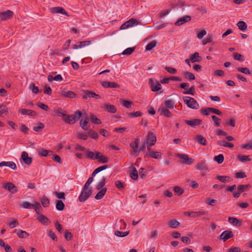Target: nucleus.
<instances>
[{
	"mask_svg": "<svg viewBox=\"0 0 252 252\" xmlns=\"http://www.w3.org/2000/svg\"><path fill=\"white\" fill-rule=\"evenodd\" d=\"M158 111L160 112V115H164L168 118L171 117L172 116L171 112L164 106H161L159 108Z\"/></svg>",
	"mask_w": 252,
	"mask_h": 252,
	"instance_id": "a878e982",
	"label": "nucleus"
},
{
	"mask_svg": "<svg viewBox=\"0 0 252 252\" xmlns=\"http://www.w3.org/2000/svg\"><path fill=\"white\" fill-rule=\"evenodd\" d=\"M130 177L134 180H137L138 178V172L133 165H131L129 167Z\"/></svg>",
	"mask_w": 252,
	"mask_h": 252,
	"instance_id": "412c9836",
	"label": "nucleus"
},
{
	"mask_svg": "<svg viewBox=\"0 0 252 252\" xmlns=\"http://www.w3.org/2000/svg\"><path fill=\"white\" fill-rule=\"evenodd\" d=\"M207 212L204 211H200L198 212H191V218H196L200 216L205 215Z\"/></svg>",
	"mask_w": 252,
	"mask_h": 252,
	"instance_id": "a18cd8bd",
	"label": "nucleus"
},
{
	"mask_svg": "<svg viewBox=\"0 0 252 252\" xmlns=\"http://www.w3.org/2000/svg\"><path fill=\"white\" fill-rule=\"evenodd\" d=\"M90 120H91V121L93 123H94L95 124H97V125H98V124H100L101 123V122L100 121V120H99V119H98L94 114H91L90 115Z\"/></svg>",
	"mask_w": 252,
	"mask_h": 252,
	"instance_id": "c03bdc74",
	"label": "nucleus"
},
{
	"mask_svg": "<svg viewBox=\"0 0 252 252\" xmlns=\"http://www.w3.org/2000/svg\"><path fill=\"white\" fill-rule=\"evenodd\" d=\"M213 41V37L212 35H208L202 41L203 45H205L208 43H210Z\"/></svg>",
	"mask_w": 252,
	"mask_h": 252,
	"instance_id": "680f3d73",
	"label": "nucleus"
},
{
	"mask_svg": "<svg viewBox=\"0 0 252 252\" xmlns=\"http://www.w3.org/2000/svg\"><path fill=\"white\" fill-rule=\"evenodd\" d=\"M233 58L235 60L243 62L244 61V56L238 53H235L233 54Z\"/></svg>",
	"mask_w": 252,
	"mask_h": 252,
	"instance_id": "603ef678",
	"label": "nucleus"
},
{
	"mask_svg": "<svg viewBox=\"0 0 252 252\" xmlns=\"http://www.w3.org/2000/svg\"><path fill=\"white\" fill-rule=\"evenodd\" d=\"M216 179L222 183L230 182L231 181V178L227 176H218Z\"/></svg>",
	"mask_w": 252,
	"mask_h": 252,
	"instance_id": "ea45409f",
	"label": "nucleus"
},
{
	"mask_svg": "<svg viewBox=\"0 0 252 252\" xmlns=\"http://www.w3.org/2000/svg\"><path fill=\"white\" fill-rule=\"evenodd\" d=\"M183 100L184 103L189 107L193 109H197L199 107V104L194 98L186 96H184Z\"/></svg>",
	"mask_w": 252,
	"mask_h": 252,
	"instance_id": "f257e3e1",
	"label": "nucleus"
},
{
	"mask_svg": "<svg viewBox=\"0 0 252 252\" xmlns=\"http://www.w3.org/2000/svg\"><path fill=\"white\" fill-rule=\"evenodd\" d=\"M177 156L182 159L183 164L190 165L193 162V159L190 158L188 155L183 154H177Z\"/></svg>",
	"mask_w": 252,
	"mask_h": 252,
	"instance_id": "6e6552de",
	"label": "nucleus"
},
{
	"mask_svg": "<svg viewBox=\"0 0 252 252\" xmlns=\"http://www.w3.org/2000/svg\"><path fill=\"white\" fill-rule=\"evenodd\" d=\"M156 41L153 40L151 41L150 43H148L146 47V50L150 51L154 48L156 46Z\"/></svg>",
	"mask_w": 252,
	"mask_h": 252,
	"instance_id": "bf43d9fd",
	"label": "nucleus"
},
{
	"mask_svg": "<svg viewBox=\"0 0 252 252\" xmlns=\"http://www.w3.org/2000/svg\"><path fill=\"white\" fill-rule=\"evenodd\" d=\"M237 26L238 27L240 30L242 32H245L247 28V25L244 21H239L237 24Z\"/></svg>",
	"mask_w": 252,
	"mask_h": 252,
	"instance_id": "a19ab883",
	"label": "nucleus"
},
{
	"mask_svg": "<svg viewBox=\"0 0 252 252\" xmlns=\"http://www.w3.org/2000/svg\"><path fill=\"white\" fill-rule=\"evenodd\" d=\"M89 115L86 113H83L80 111V118H81L80 126L84 130H88L87 124L89 123Z\"/></svg>",
	"mask_w": 252,
	"mask_h": 252,
	"instance_id": "7ed1b4c3",
	"label": "nucleus"
},
{
	"mask_svg": "<svg viewBox=\"0 0 252 252\" xmlns=\"http://www.w3.org/2000/svg\"><path fill=\"white\" fill-rule=\"evenodd\" d=\"M138 22L137 20L134 18H131L122 24L120 27V30H125L129 27L136 26L138 24Z\"/></svg>",
	"mask_w": 252,
	"mask_h": 252,
	"instance_id": "423d86ee",
	"label": "nucleus"
},
{
	"mask_svg": "<svg viewBox=\"0 0 252 252\" xmlns=\"http://www.w3.org/2000/svg\"><path fill=\"white\" fill-rule=\"evenodd\" d=\"M41 204L44 207H48L50 204L49 199L46 197H43L41 199Z\"/></svg>",
	"mask_w": 252,
	"mask_h": 252,
	"instance_id": "e2e57ef3",
	"label": "nucleus"
},
{
	"mask_svg": "<svg viewBox=\"0 0 252 252\" xmlns=\"http://www.w3.org/2000/svg\"><path fill=\"white\" fill-rule=\"evenodd\" d=\"M107 191V189L104 188L102 189L95 195V199L99 200L103 198Z\"/></svg>",
	"mask_w": 252,
	"mask_h": 252,
	"instance_id": "e433bc0d",
	"label": "nucleus"
},
{
	"mask_svg": "<svg viewBox=\"0 0 252 252\" xmlns=\"http://www.w3.org/2000/svg\"><path fill=\"white\" fill-rule=\"evenodd\" d=\"M44 127V125L43 123L39 122L37 126H33V130L36 132H39L41 129Z\"/></svg>",
	"mask_w": 252,
	"mask_h": 252,
	"instance_id": "6e6d98bb",
	"label": "nucleus"
},
{
	"mask_svg": "<svg viewBox=\"0 0 252 252\" xmlns=\"http://www.w3.org/2000/svg\"><path fill=\"white\" fill-rule=\"evenodd\" d=\"M190 60L191 63H200L202 61V57L199 56L198 52H195L190 56Z\"/></svg>",
	"mask_w": 252,
	"mask_h": 252,
	"instance_id": "393cba45",
	"label": "nucleus"
},
{
	"mask_svg": "<svg viewBox=\"0 0 252 252\" xmlns=\"http://www.w3.org/2000/svg\"><path fill=\"white\" fill-rule=\"evenodd\" d=\"M250 187L249 185H240L237 187L238 190L241 193L244 191H247Z\"/></svg>",
	"mask_w": 252,
	"mask_h": 252,
	"instance_id": "79ce46f5",
	"label": "nucleus"
},
{
	"mask_svg": "<svg viewBox=\"0 0 252 252\" xmlns=\"http://www.w3.org/2000/svg\"><path fill=\"white\" fill-rule=\"evenodd\" d=\"M53 152L51 150H47L44 149H41L39 151L38 155L40 157H47L48 155H52Z\"/></svg>",
	"mask_w": 252,
	"mask_h": 252,
	"instance_id": "f704fd0d",
	"label": "nucleus"
},
{
	"mask_svg": "<svg viewBox=\"0 0 252 252\" xmlns=\"http://www.w3.org/2000/svg\"><path fill=\"white\" fill-rule=\"evenodd\" d=\"M30 89L32 90L33 93L37 94L39 92L38 88L35 86L34 83H31L30 85Z\"/></svg>",
	"mask_w": 252,
	"mask_h": 252,
	"instance_id": "13d9d810",
	"label": "nucleus"
},
{
	"mask_svg": "<svg viewBox=\"0 0 252 252\" xmlns=\"http://www.w3.org/2000/svg\"><path fill=\"white\" fill-rule=\"evenodd\" d=\"M233 237V233L231 230H225L219 236V239L226 241L229 238Z\"/></svg>",
	"mask_w": 252,
	"mask_h": 252,
	"instance_id": "9b49d317",
	"label": "nucleus"
},
{
	"mask_svg": "<svg viewBox=\"0 0 252 252\" xmlns=\"http://www.w3.org/2000/svg\"><path fill=\"white\" fill-rule=\"evenodd\" d=\"M129 233V231H127L125 232H122L119 230L116 231L114 233V234L118 237H124L126 236Z\"/></svg>",
	"mask_w": 252,
	"mask_h": 252,
	"instance_id": "09e8293b",
	"label": "nucleus"
},
{
	"mask_svg": "<svg viewBox=\"0 0 252 252\" xmlns=\"http://www.w3.org/2000/svg\"><path fill=\"white\" fill-rule=\"evenodd\" d=\"M196 141L200 144L205 146L207 145V140L205 137L201 135H197L195 137Z\"/></svg>",
	"mask_w": 252,
	"mask_h": 252,
	"instance_id": "2f4dec72",
	"label": "nucleus"
},
{
	"mask_svg": "<svg viewBox=\"0 0 252 252\" xmlns=\"http://www.w3.org/2000/svg\"><path fill=\"white\" fill-rule=\"evenodd\" d=\"M50 12L53 13H61L62 14L65 15L67 16H69L68 13L65 10V9L62 7H52L50 9Z\"/></svg>",
	"mask_w": 252,
	"mask_h": 252,
	"instance_id": "ddd939ff",
	"label": "nucleus"
},
{
	"mask_svg": "<svg viewBox=\"0 0 252 252\" xmlns=\"http://www.w3.org/2000/svg\"><path fill=\"white\" fill-rule=\"evenodd\" d=\"M95 158L101 163H107L108 162V158L101 153L95 151Z\"/></svg>",
	"mask_w": 252,
	"mask_h": 252,
	"instance_id": "6ab92c4d",
	"label": "nucleus"
},
{
	"mask_svg": "<svg viewBox=\"0 0 252 252\" xmlns=\"http://www.w3.org/2000/svg\"><path fill=\"white\" fill-rule=\"evenodd\" d=\"M76 116L73 115H67L65 119H64V122L66 123H68L69 124H73L75 122Z\"/></svg>",
	"mask_w": 252,
	"mask_h": 252,
	"instance_id": "4c0bfd02",
	"label": "nucleus"
},
{
	"mask_svg": "<svg viewBox=\"0 0 252 252\" xmlns=\"http://www.w3.org/2000/svg\"><path fill=\"white\" fill-rule=\"evenodd\" d=\"M165 107L169 109H173L174 106V102L171 99H166L165 100Z\"/></svg>",
	"mask_w": 252,
	"mask_h": 252,
	"instance_id": "37998d69",
	"label": "nucleus"
},
{
	"mask_svg": "<svg viewBox=\"0 0 252 252\" xmlns=\"http://www.w3.org/2000/svg\"><path fill=\"white\" fill-rule=\"evenodd\" d=\"M184 76L188 80L191 81L195 79V76L193 74L189 71H185L184 72Z\"/></svg>",
	"mask_w": 252,
	"mask_h": 252,
	"instance_id": "8fccbe9b",
	"label": "nucleus"
},
{
	"mask_svg": "<svg viewBox=\"0 0 252 252\" xmlns=\"http://www.w3.org/2000/svg\"><path fill=\"white\" fill-rule=\"evenodd\" d=\"M237 159L242 162H246L252 160V159L250 158L249 156L242 155H238Z\"/></svg>",
	"mask_w": 252,
	"mask_h": 252,
	"instance_id": "c9c22d12",
	"label": "nucleus"
},
{
	"mask_svg": "<svg viewBox=\"0 0 252 252\" xmlns=\"http://www.w3.org/2000/svg\"><path fill=\"white\" fill-rule=\"evenodd\" d=\"M92 194V189H83L80 194V202L85 201Z\"/></svg>",
	"mask_w": 252,
	"mask_h": 252,
	"instance_id": "0eeeda50",
	"label": "nucleus"
},
{
	"mask_svg": "<svg viewBox=\"0 0 252 252\" xmlns=\"http://www.w3.org/2000/svg\"><path fill=\"white\" fill-rule=\"evenodd\" d=\"M88 134L90 137L95 140H97L98 138V134L92 129H88Z\"/></svg>",
	"mask_w": 252,
	"mask_h": 252,
	"instance_id": "3c124183",
	"label": "nucleus"
},
{
	"mask_svg": "<svg viewBox=\"0 0 252 252\" xmlns=\"http://www.w3.org/2000/svg\"><path fill=\"white\" fill-rule=\"evenodd\" d=\"M237 70L243 73L246 74H251V72L247 67H238L237 68Z\"/></svg>",
	"mask_w": 252,
	"mask_h": 252,
	"instance_id": "4d7b16f0",
	"label": "nucleus"
},
{
	"mask_svg": "<svg viewBox=\"0 0 252 252\" xmlns=\"http://www.w3.org/2000/svg\"><path fill=\"white\" fill-rule=\"evenodd\" d=\"M214 160L217 162L219 164L222 163L224 160V157L223 155L220 154L214 157Z\"/></svg>",
	"mask_w": 252,
	"mask_h": 252,
	"instance_id": "5fc2aeb1",
	"label": "nucleus"
},
{
	"mask_svg": "<svg viewBox=\"0 0 252 252\" xmlns=\"http://www.w3.org/2000/svg\"><path fill=\"white\" fill-rule=\"evenodd\" d=\"M139 139H136L135 141L130 144V146L132 149L133 155L137 157L139 155L140 150L138 148Z\"/></svg>",
	"mask_w": 252,
	"mask_h": 252,
	"instance_id": "1a4fd4ad",
	"label": "nucleus"
},
{
	"mask_svg": "<svg viewBox=\"0 0 252 252\" xmlns=\"http://www.w3.org/2000/svg\"><path fill=\"white\" fill-rule=\"evenodd\" d=\"M14 232L16 233L18 236V237L20 238H24L29 235V233H28L26 231L22 230H18L17 229H15L14 231Z\"/></svg>",
	"mask_w": 252,
	"mask_h": 252,
	"instance_id": "72a5a7b5",
	"label": "nucleus"
},
{
	"mask_svg": "<svg viewBox=\"0 0 252 252\" xmlns=\"http://www.w3.org/2000/svg\"><path fill=\"white\" fill-rule=\"evenodd\" d=\"M101 84L105 88H116L120 87L117 83L109 81L101 82Z\"/></svg>",
	"mask_w": 252,
	"mask_h": 252,
	"instance_id": "f3484780",
	"label": "nucleus"
},
{
	"mask_svg": "<svg viewBox=\"0 0 252 252\" xmlns=\"http://www.w3.org/2000/svg\"><path fill=\"white\" fill-rule=\"evenodd\" d=\"M62 96H64L68 98H74L77 96V94L72 91H67L65 89L62 90L60 93Z\"/></svg>",
	"mask_w": 252,
	"mask_h": 252,
	"instance_id": "4468645a",
	"label": "nucleus"
},
{
	"mask_svg": "<svg viewBox=\"0 0 252 252\" xmlns=\"http://www.w3.org/2000/svg\"><path fill=\"white\" fill-rule=\"evenodd\" d=\"M149 154H146L145 155L146 157H151L152 158H154L156 159H159L161 158V154L159 152H155L153 151H149Z\"/></svg>",
	"mask_w": 252,
	"mask_h": 252,
	"instance_id": "5701e85b",
	"label": "nucleus"
},
{
	"mask_svg": "<svg viewBox=\"0 0 252 252\" xmlns=\"http://www.w3.org/2000/svg\"><path fill=\"white\" fill-rule=\"evenodd\" d=\"M191 18L190 16L186 15L180 18L175 23V25L177 26H180L184 24L189 22L191 20Z\"/></svg>",
	"mask_w": 252,
	"mask_h": 252,
	"instance_id": "2eb2a0df",
	"label": "nucleus"
},
{
	"mask_svg": "<svg viewBox=\"0 0 252 252\" xmlns=\"http://www.w3.org/2000/svg\"><path fill=\"white\" fill-rule=\"evenodd\" d=\"M48 236L51 238L53 240L57 241L58 238L55 233L53 232L51 230L48 231Z\"/></svg>",
	"mask_w": 252,
	"mask_h": 252,
	"instance_id": "338daca9",
	"label": "nucleus"
},
{
	"mask_svg": "<svg viewBox=\"0 0 252 252\" xmlns=\"http://www.w3.org/2000/svg\"><path fill=\"white\" fill-rule=\"evenodd\" d=\"M211 118L214 121V126L217 127H219L220 126V122L221 121V120L218 118L215 115H212L211 116Z\"/></svg>",
	"mask_w": 252,
	"mask_h": 252,
	"instance_id": "864d4df0",
	"label": "nucleus"
},
{
	"mask_svg": "<svg viewBox=\"0 0 252 252\" xmlns=\"http://www.w3.org/2000/svg\"><path fill=\"white\" fill-rule=\"evenodd\" d=\"M19 222L18 220L15 219H13L12 221L8 223V225L10 228H13L15 227L16 226H17Z\"/></svg>",
	"mask_w": 252,
	"mask_h": 252,
	"instance_id": "69168bd1",
	"label": "nucleus"
},
{
	"mask_svg": "<svg viewBox=\"0 0 252 252\" xmlns=\"http://www.w3.org/2000/svg\"><path fill=\"white\" fill-rule=\"evenodd\" d=\"M37 220L39 222L45 225H47L51 222V221L47 217L41 214L38 215Z\"/></svg>",
	"mask_w": 252,
	"mask_h": 252,
	"instance_id": "aec40b11",
	"label": "nucleus"
},
{
	"mask_svg": "<svg viewBox=\"0 0 252 252\" xmlns=\"http://www.w3.org/2000/svg\"><path fill=\"white\" fill-rule=\"evenodd\" d=\"M157 139L155 134L152 132H149L146 136L145 143L147 146L148 151H150L151 147L153 146L156 142Z\"/></svg>",
	"mask_w": 252,
	"mask_h": 252,
	"instance_id": "f03ea898",
	"label": "nucleus"
},
{
	"mask_svg": "<svg viewBox=\"0 0 252 252\" xmlns=\"http://www.w3.org/2000/svg\"><path fill=\"white\" fill-rule=\"evenodd\" d=\"M19 112L22 115H27L29 116H34L36 115V112L32 110H28L26 109H20Z\"/></svg>",
	"mask_w": 252,
	"mask_h": 252,
	"instance_id": "c756f323",
	"label": "nucleus"
},
{
	"mask_svg": "<svg viewBox=\"0 0 252 252\" xmlns=\"http://www.w3.org/2000/svg\"><path fill=\"white\" fill-rule=\"evenodd\" d=\"M83 151L85 156L91 159L95 160V152L94 153L91 152L88 149H86L84 147L80 146V151Z\"/></svg>",
	"mask_w": 252,
	"mask_h": 252,
	"instance_id": "9d476101",
	"label": "nucleus"
},
{
	"mask_svg": "<svg viewBox=\"0 0 252 252\" xmlns=\"http://www.w3.org/2000/svg\"><path fill=\"white\" fill-rule=\"evenodd\" d=\"M0 166H5L15 170L17 168L16 165L12 161H2L0 163Z\"/></svg>",
	"mask_w": 252,
	"mask_h": 252,
	"instance_id": "7c9ffc66",
	"label": "nucleus"
},
{
	"mask_svg": "<svg viewBox=\"0 0 252 252\" xmlns=\"http://www.w3.org/2000/svg\"><path fill=\"white\" fill-rule=\"evenodd\" d=\"M206 33L207 32L205 30H202L198 31L197 33V37L198 39H202L203 37L206 34Z\"/></svg>",
	"mask_w": 252,
	"mask_h": 252,
	"instance_id": "774afa93",
	"label": "nucleus"
},
{
	"mask_svg": "<svg viewBox=\"0 0 252 252\" xmlns=\"http://www.w3.org/2000/svg\"><path fill=\"white\" fill-rule=\"evenodd\" d=\"M217 144L219 146H222L225 147L232 148L234 147V144L232 143L227 142L224 140L218 141Z\"/></svg>",
	"mask_w": 252,
	"mask_h": 252,
	"instance_id": "473e14b6",
	"label": "nucleus"
},
{
	"mask_svg": "<svg viewBox=\"0 0 252 252\" xmlns=\"http://www.w3.org/2000/svg\"><path fill=\"white\" fill-rule=\"evenodd\" d=\"M64 204L63 202V201L61 200H58L57 201L56 207L57 209L59 211H62L64 208Z\"/></svg>",
	"mask_w": 252,
	"mask_h": 252,
	"instance_id": "49530a36",
	"label": "nucleus"
},
{
	"mask_svg": "<svg viewBox=\"0 0 252 252\" xmlns=\"http://www.w3.org/2000/svg\"><path fill=\"white\" fill-rule=\"evenodd\" d=\"M196 169L200 171H207L208 167L205 161H201L196 165Z\"/></svg>",
	"mask_w": 252,
	"mask_h": 252,
	"instance_id": "bb28decb",
	"label": "nucleus"
},
{
	"mask_svg": "<svg viewBox=\"0 0 252 252\" xmlns=\"http://www.w3.org/2000/svg\"><path fill=\"white\" fill-rule=\"evenodd\" d=\"M3 188L7 189L9 192L12 193H14L18 191V189L16 186L11 182H8L3 185Z\"/></svg>",
	"mask_w": 252,
	"mask_h": 252,
	"instance_id": "f8f14e48",
	"label": "nucleus"
},
{
	"mask_svg": "<svg viewBox=\"0 0 252 252\" xmlns=\"http://www.w3.org/2000/svg\"><path fill=\"white\" fill-rule=\"evenodd\" d=\"M228 222L231 224L236 226H240L241 225V221L234 217H229L228 219Z\"/></svg>",
	"mask_w": 252,
	"mask_h": 252,
	"instance_id": "c85d7f7f",
	"label": "nucleus"
},
{
	"mask_svg": "<svg viewBox=\"0 0 252 252\" xmlns=\"http://www.w3.org/2000/svg\"><path fill=\"white\" fill-rule=\"evenodd\" d=\"M134 50L135 48L134 47L127 48L123 52L122 54L124 55H129L133 53Z\"/></svg>",
	"mask_w": 252,
	"mask_h": 252,
	"instance_id": "052dcab7",
	"label": "nucleus"
},
{
	"mask_svg": "<svg viewBox=\"0 0 252 252\" xmlns=\"http://www.w3.org/2000/svg\"><path fill=\"white\" fill-rule=\"evenodd\" d=\"M105 110L107 111L109 113H114L117 111L116 107L111 104H105L103 106Z\"/></svg>",
	"mask_w": 252,
	"mask_h": 252,
	"instance_id": "cd10ccee",
	"label": "nucleus"
},
{
	"mask_svg": "<svg viewBox=\"0 0 252 252\" xmlns=\"http://www.w3.org/2000/svg\"><path fill=\"white\" fill-rule=\"evenodd\" d=\"M106 184V178L103 177L101 180L96 186V189L98 190L103 189Z\"/></svg>",
	"mask_w": 252,
	"mask_h": 252,
	"instance_id": "de8ad7c7",
	"label": "nucleus"
},
{
	"mask_svg": "<svg viewBox=\"0 0 252 252\" xmlns=\"http://www.w3.org/2000/svg\"><path fill=\"white\" fill-rule=\"evenodd\" d=\"M202 120L199 119H194L191 120H185V123L191 127H195L196 126L201 125Z\"/></svg>",
	"mask_w": 252,
	"mask_h": 252,
	"instance_id": "dca6fc26",
	"label": "nucleus"
},
{
	"mask_svg": "<svg viewBox=\"0 0 252 252\" xmlns=\"http://www.w3.org/2000/svg\"><path fill=\"white\" fill-rule=\"evenodd\" d=\"M56 115L60 117H62L63 120L64 121V119L66 118L67 115L66 112L61 108H58L55 110Z\"/></svg>",
	"mask_w": 252,
	"mask_h": 252,
	"instance_id": "b1692460",
	"label": "nucleus"
},
{
	"mask_svg": "<svg viewBox=\"0 0 252 252\" xmlns=\"http://www.w3.org/2000/svg\"><path fill=\"white\" fill-rule=\"evenodd\" d=\"M21 158L24 163L28 165H30L32 162V158L29 157L28 154L26 152L24 151L22 153Z\"/></svg>",
	"mask_w": 252,
	"mask_h": 252,
	"instance_id": "4be33fe9",
	"label": "nucleus"
},
{
	"mask_svg": "<svg viewBox=\"0 0 252 252\" xmlns=\"http://www.w3.org/2000/svg\"><path fill=\"white\" fill-rule=\"evenodd\" d=\"M131 101L125 99H122L121 100V104H122L123 106L127 108H129L131 107Z\"/></svg>",
	"mask_w": 252,
	"mask_h": 252,
	"instance_id": "0e129e2a",
	"label": "nucleus"
},
{
	"mask_svg": "<svg viewBox=\"0 0 252 252\" xmlns=\"http://www.w3.org/2000/svg\"><path fill=\"white\" fill-rule=\"evenodd\" d=\"M168 225L170 227L176 228L180 225V222L176 220H172L168 221Z\"/></svg>",
	"mask_w": 252,
	"mask_h": 252,
	"instance_id": "58836bf2",
	"label": "nucleus"
},
{
	"mask_svg": "<svg viewBox=\"0 0 252 252\" xmlns=\"http://www.w3.org/2000/svg\"><path fill=\"white\" fill-rule=\"evenodd\" d=\"M82 91L84 93L82 94V98L84 99H86L88 98H95L96 99L100 98V96L94 92L88 90H83Z\"/></svg>",
	"mask_w": 252,
	"mask_h": 252,
	"instance_id": "20e7f679",
	"label": "nucleus"
},
{
	"mask_svg": "<svg viewBox=\"0 0 252 252\" xmlns=\"http://www.w3.org/2000/svg\"><path fill=\"white\" fill-rule=\"evenodd\" d=\"M149 84L153 92H157L161 89V84L157 80L154 81L152 78L149 79Z\"/></svg>",
	"mask_w": 252,
	"mask_h": 252,
	"instance_id": "39448f33",
	"label": "nucleus"
},
{
	"mask_svg": "<svg viewBox=\"0 0 252 252\" xmlns=\"http://www.w3.org/2000/svg\"><path fill=\"white\" fill-rule=\"evenodd\" d=\"M13 15V12L9 10L0 13V18L2 20H6L11 18Z\"/></svg>",
	"mask_w": 252,
	"mask_h": 252,
	"instance_id": "a211bd4d",
	"label": "nucleus"
}]
</instances>
